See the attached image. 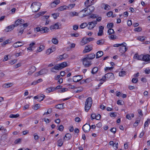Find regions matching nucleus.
<instances>
[{
    "label": "nucleus",
    "instance_id": "nucleus-64",
    "mask_svg": "<svg viewBox=\"0 0 150 150\" xmlns=\"http://www.w3.org/2000/svg\"><path fill=\"white\" fill-rule=\"evenodd\" d=\"M145 72L146 74H149L150 73V69L149 68H147L145 70Z\"/></svg>",
    "mask_w": 150,
    "mask_h": 150
},
{
    "label": "nucleus",
    "instance_id": "nucleus-40",
    "mask_svg": "<svg viewBox=\"0 0 150 150\" xmlns=\"http://www.w3.org/2000/svg\"><path fill=\"white\" fill-rule=\"evenodd\" d=\"M19 114H16V115L11 114L9 115V117L10 118H16L18 117L19 116Z\"/></svg>",
    "mask_w": 150,
    "mask_h": 150
},
{
    "label": "nucleus",
    "instance_id": "nucleus-48",
    "mask_svg": "<svg viewBox=\"0 0 150 150\" xmlns=\"http://www.w3.org/2000/svg\"><path fill=\"white\" fill-rule=\"evenodd\" d=\"M75 5V4H69V5L67 6V8H69L71 9Z\"/></svg>",
    "mask_w": 150,
    "mask_h": 150
},
{
    "label": "nucleus",
    "instance_id": "nucleus-35",
    "mask_svg": "<svg viewBox=\"0 0 150 150\" xmlns=\"http://www.w3.org/2000/svg\"><path fill=\"white\" fill-rule=\"evenodd\" d=\"M24 28H23V27L22 26H20L18 27V29H19L20 30L19 32V33H20L21 34H22L23 32V30Z\"/></svg>",
    "mask_w": 150,
    "mask_h": 150
},
{
    "label": "nucleus",
    "instance_id": "nucleus-56",
    "mask_svg": "<svg viewBox=\"0 0 150 150\" xmlns=\"http://www.w3.org/2000/svg\"><path fill=\"white\" fill-rule=\"evenodd\" d=\"M138 81V79L137 78H133L132 79V81L133 83H137Z\"/></svg>",
    "mask_w": 150,
    "mask_h": 150
},
{
    "label": "nucleus",
    "instance_id": "nucleus-15",
    "mask_svg": "<svg viewBox=\"0 0 150 150\" xmlns=\"http://www.w3.org/2000/svg\"><path fill=\"white\" fill-rule=\"evenodd\" d=\"M24 22V21L22 19H18L15 22V25L16 26H17L21 24H23Z\"/></svg>",
    "mask_w": 150,
    "mask_h": 150
},
{
    "label": "nucleus",
    "instance_id": "nucleus-47",
    "mask_svg": "<svg viewBox=\"0 0 150 150\" xmlns=\"http://www.w3.org/2000/svg\"><path fill=\"white\" fill-rule=\"evenodd\" d=\"M126 74V72L124 71H122L119 73V75L121 76H123Z\"/></svg>",
    "mask_w": 150,
    "mask_h": 150
},
{
    "label": "nucleus",
    "instance_id": "nucleus-14",
    "mask_svg": "<svg viewBox=\"0 0 150 150\" xmlns=\"http://www.w3.org/2000/svg\"><path fill=\"white\" fill-rule=\"evenodd\" d=\"M143 61L145 62H150V55L146 54L143 55Z\"/></svg>",
    "mask_w": 150,
    "mask_h": 150
},
{
    "label": "nucleus",
    "instance_id": "nucleus-5",
    "mask_svg": "<svg viewBox=\"0 0 150 150\" xmlns=\"http://www.w3.org/2000/svg\"><path fill=\"white\" fill-rule=\"evenodd\" d=\"M82 60L83 65L85 67H88L91 64V61L88 59L86 57L83 58Z\"/></svg>",
    "mask_w": 150,
    "mask_h": 150
},
{
    "label": "nucleus",
    "instance_id": "nucleus-25",
    "mask_svg": "<svg viewBox=\"0 0 150 150\" xmlns=\"http://www.w3.org/2000/svg\"><path fill=\"white\" fill-rule=\"evenodd\" d=\"M13 85L12 83H4L2 85V87L4 88H8Z\"/></svg>",
    "mask_w": 150,
    "mask_h": 150
},
{
    "label": "nucleus",
    "instance_id": "nucleus-22",
    "mask_svg": "<svg viewBox=\"0 0 150 150\" xmlns=\"http://www.w3.org/2000/svg\"><path fill=\"white\" fill-rule=\"evenodd\" d=\"M69 16L71 17H72L74 16H78L79 15V13L76 12H71L69 13Z\"/></svg>",
    "mask_w": 150,
    "mask_h": 150
},
{
    "label": "nucleus",
    "instance_id": "nucleus-41",
    "mask_svg": "<svg viewBox=\"0 0 150 150\" xmlns=\"http://www.w3.org/2000/svg\"><path fill=\"white\" fill-rule=\"evenodd\" d=\"M113 27V23H109L108 24L107 27L108 28H112Z\"/></svg>",
    "mask_w": 150,
    "mask_h": 150
},
{
    "label": "nucleus",
    "instance_id": "nucleus-62",
    "mask_svg": "<svg viewBox=\"0 0 150 150\" xmlns=\"http://www.w3.org/2000/svg\"><path fill=\"white\" fill-rule=\"evenodd\" d=\"M87 39L88 43L90 41H93L94 40V38H87Z\"/></svg>",
    "mask_w": 150,
    "mask_h": 150
},
{
    "label": "nucleus",
    "instance_id": "nucleus-20",
    "mask_svg": "<svg viewBox=\"0 0 150 150\" xmlns=\"http://www.w3.org/2000/svg\"><path fill=\"white\" fill-rule=\"evenodd\" d=\"M143 55H138L137 54H135L134 57L135 59H136L138 60L143 61Z\"/></svg>",
    "mask_w": 150,
    "mask_h": 150
},
{
    "label": "nucleus",
    "instance_id": "nucleus-29",
    "mask_svg": "<svg viewBox=\"0 0 150 150\" xmlns=\"http://www.w3.org/2000/svg\"><path fill=\"white\" fill-rule=\"evenodd\" d=\"M59 64L61 69L67 66V63L65 62H63Z\"/></svg>",
    "mask_w": 150,
    "mask_h": 150
},
{
    "label": "nucleus",
    "instance_id": "nucleus-26",
    "mask_svg": "<svg viewBox=\"0 0 150 150\" xmlns=\"http://www.w3.org/2000/svg\"><path fill=\"white\" fill-rule=\"evenodd\" d=\"M67 8V6H61L58 8L57 10L59 11H62L66 10Z\"/></svg>",
    "mask_w": 150,
    "mask_h": 150
},
{
    "label": "nucleus",
    "instance_id": "nucleus-2",
    "mask_svg": "<svg viewBox=\"0 0 150 150\" xmlns=\"http://www.w3.org/2000/svg\"><path fill=\"white\" fill-rule=\"evenodd\" d=\"M92 104V100L91 97L88 98L85 103V110L86 112L90 110Z\"/></svg>",
    "mask_w": 150,
    "mask_h": 150
},
{
    "label": "nucleus",
    "instance_id": "nucleus-28",
    "mask_svg": "<svg viewBox=\"0 0 150 150\" xmlns=\"http://www.w3.org/2000/svg\"><path fill=\"white\" fill-rule=\"evenodd\" d=\"M31 68L33 69V70H30L28 72V74L29 75H32L36 70L35 67L34 66L32 67Z\"/></svg>",
    "mask_w": 150,
    "mask_h": 150
},
{
    "label": "nucleus",
    "instance_id": "nucleus-13",
    "mask_svg": "<svg viewBox=\"0 0 150 150\" xmlns=\"http://www.w3.org/2000/svg\"><path fill=\"white\" fill-rule=\"evenodd\" d=\"M127 49L128 48L126 47V46L124 45L123 46L120 47L119 51L121 53H122L121 55H122L125 52Z\"/></svg>",
    "mask_w": 150,
    "mask_h": 150
},
{
    "label": "nucleus",
    "instance_id": "nucleus-49",
    "mask_svg": "<svg viewBox=\"0 0 150 150\" xmlns=\"http://www.w3.org/2000/svg\"><path fill=\"white\" fill-rule=\"evenodd\" d=\"M98 17L97 15H96L93 14H92L88 18H96Z\"/></svg>",
    "mask_w": 150,
    "mask_h": 150
},
{
    "label": "nucleus",
    "instance_id": "nucleus-30",
    "mask_svg": "<svg viewBox=\"0 0 150 150\" xmlns=\"http://www.w3.org/2000/svg\"><path fill=\"white\" fill-rule=\"evenodd\" d=\"M63 143V141H62V139H60L58 140L57 142V144L58 146L61 147V146Z\"/></svg>",
    "mask_w": 150,
    "mask_h": 150
},
{
    "label": "nucleus",
    "instance_id": "nucleus-39",
    "mask_svg": "<svg viewBox=\"0 0 150 150\" xmlns=\"http://www.w3.org/2000/svg\"><path fill=\"white\" fill-rule=\"evenodd\" d=\"M81 43H83L82 44V45H84L88 43L87 38H83L81 41Z\"/></svg>",
    "mask_w": 150,
    "mask_h": 150
},
{
    "label": "nucleus",
    "instance_id": "nucleus-8",
    "mask_svg": "<svg viewBox=\"0 0 150 150\" xmlns=\"http://www.w3.org/2000/svg\"><path fill=\"white\" fill-rule=\"evenodd\" d=\"M91 128V127L89 124H86L82 127L83 130L85 133L88 132Z\"/></svg>",
    "mask_w": 150,
    "mask_h": 150
},
{
    "label": "nucleus",
    "instance_id": "nucleus-55",
    "mask_svg": "<svg viewBox=\"0 0 150 150\" xmlns=\"http://www.w3.org/2000/svg\"><path fill=\"white\" fill-rule=\"evenodd\" d=\"M142 30V28L141 27H138L134 29V30L136 32H140Z\"/></svg>",
    "mask_w": 150,
    "mask_h": 150
},
{
    "label": "nucleus",
    "instance_id": "nucleus-24",
    "mask_svg": "<svg viewBox=\"0 0 150 150\" xmlns=\"http://www.w3.org/2000/svg\"><path fill=\"white\" fill-rule=\"evenodd\" d=\"M105 42V40L104 39H101L100 40H98L96 43L98 45H102L104 44Z\"/></svg>",
    "mask_w": 150,
    "mask_h": 150
},
{
    "label": "nucleus",
    "instance_id": "nucleus-1",
    "mask_svg": "<svg viewBox=\"0 0 150 150\" xmlns=\"http://www.w3.org/2000/svg\"><path fill=\"white\" fill-rule=\"evenodd\" d=\"M41 4L39 2H35L33 3L31 6L32 11L33 12L38 11L40 9Z\"/></svg>",
    "mask_w": 150,
    "mask_h": 150
},
{
    "label": "nucleus",
    "instance_id": "nucleus-4",
    "mask_svg": "<svg viewBox=\"0 0 150 150\" xmlns=\"http://www.w3.org/2000/svg\"><path fill=\"white\" fill-rule=\"evenodd\" d=\"M35 31L36 32H40L42 33H47L49 31V30L48 28L47 27H36L35 28Z\"/></svg>",
    "mask_w": 150,
    "mask_h": 150
},
{
    "label": "nucleus",
    "instance_id": "nucleus-10",
    "mask_svg": "<svg viewBox=\"0 0 150 150\" xmlns=\"http://www.w3.org/2000/svg\"><path fill=\"white\" fill-rule=\"evenodd\" d=\"M83 78L82 76L79 75L75 76H73V81L75 82H77L81 80Z\"/></svg>",
    "mask_w": 150,
    "mask_h": 150
},
{
    "label": "nucleus",
    "instance_id": "nucleus-9",
    "mask_svg": "<svg viewBox=\"0 0 150 150\" xmlns=\"http://www.w3.org/2000/svg\"><path fill=\"white\" fill-rule=\"evenodd\" d=\"M93 46L91 45H88L86 46L84 50L83 51V54L89 52L91 51L93 49Z\"/></svg>",
    "mask_w": 150,
    "mask_h": 150
},
{
    "label": "nucleus",
    "instance_id": "nucleus-3",
    "mask_svg": "<svg viewBox=\"0 0 150 150\" xmlns=\"http://www.w3.org/2000/svg\"><path fill=\"white\" fill-rule=\"evenodd\" d=\"M114 79V74L111 73H108L106 74L101 79L103 82L106 81V80L107 79Z\"/></svg>",
    "mask_w": 150,
    "mask_h": 150
},
{
    "label": "nucleus",
    "instance_id": "nucleus-37",
    "mask_svg": "<svg viewBox=\"0 0 150 150\" xmlns=\"http://www.w3.org/2000/svg\"><path fill=\"white\" fill-rule=\"evenodd\" d=\"M115 32L113 29L112 28H109L108 31V33L109 35L113 34Z\"/></svg>",
    "mask_w": 150,
    "mask_h": 150
},
{
    "label": "nucleus",
    "instance_id": "nucleus-44",
    "mask_svg": "<svg viewBox=\"0 0 150 150\" xmlns=\"http://www.w3.org/2000/svg\"><path fill=\"white\" fill-rule=\"evenodd\" d=\"M38 96H39V101H40L42 100L45 97V96L43 94H42L41 95Z\"/></svg>",
    "mask_w": 150,
    "mask_h": 150
},
{
    "label": "nucleus",
    "instance_id": "nucleus-7",
    "mask_svg": "<svg viewBox=\"0 0 150 150\" xmlns=\"http://www.w3.org/2000/svg\"><path fill=\"white\" fill-rule=\"evenodd\" d=\"M88 9L90 10V13H86V14H83L82 16H81L80 17H81L83 18L84 17L86 16H88L90 15L91 13L93 12L95 9V7L93 6H92L91 5L89 6L88 7Z\"/></svg>",
    "mask_w": 150,
    "mask_h": 150
},
{
    "label": "nucleus",
    "instance_id": "nucleus-19",
    "mask_svg": "<svg viewBox=\"0 0 150 150\" xmlns=\"http://www.w3.org/2000/svg\"><path fill=\"white\" fill-rule=\"evenodd\" d=\"M95 54L94 53H91L87 55L86 57L91 61L95 58Z\"/></svg>",
    "mask_w": 150,
    "mask_h": 150
},
{
    "label": "nucleus",
    "instance_id": "nucleus-42",
    "mask_svg": "<svg viewBox=\"0 0 150 150\" xmlns=\"http://www.w3.org/2000/svg\"><path fill=\"white\" fill-rule=\"evenodd\" d=\"M45 48V46L43 45H41L38 50V52H40L43 50Z\"/></svg>",
    "mask_w": 150,
    "mask_h": 150
},
{
    "label": "nucleus",
    "instance_id": "nucleus-43",
    "mask_svg": "<svg viewBox=\"0 0 150 150\" xmlns=\"http://www.w3.org/2000/svg\"><path fill=\"white\" fill-rule=\"evenodd\" d=\"M88 25V24L86 23H84L81 25L80 27L81 28H83L86 27Z\"/></svg>",
    "mask_w": 150,
    "mask_h": 150
},
{
    "label": "nucleus",
    "instance_id": "nucleus-11",
    "mask_svg": "<svg viewBox=\"0 0 150 150\" xmlns=\"http://www.w3.org/2000/svg\"><path fill=\"white\" fill-rule=\"evenodd\" d=\"M61 69L59 64H57L55 65V66L50 69V71L52 72H55L54 70H59Z\"/></svg>",
    "mask_w": 150,
    "mask_h": 150
},
{
    "label": "nucleus",
    "instance_id": "nucleus-33",
    "mask_svg": "<svg viewBox=\"0 0 150 150\" xmlns=\"http://www.w3.org/2000/svg\"><path fill=\"white\" fill-rule=\"evenodd\" d=\"M52 42L54 44L57 45L58 43V40L56 38H53L52 40Z\"/></svg>",
    "mask_w": 150,
    "mask_h": 150
},
{
    "label": "nucleus",
    "instance_id": "nucleus-61",
    "mask_svg": "<svg viewBox=\"0 0 150 150\" xmlns=\"http://www.w3.org/2000/svg\"><path fill=\"white\" fill-rule=\"evenodd\" d=\"M52 15L54 19H56L57 18V16H59V14L57 13H54Z\"/></svg>",
    "mask_w": 150,
    "mask_h": 150
},
{
    "label": "nucleus",
    "instance_id": "nucleus-38",
    "mask_svg": "<svg viewBox=\"0 0 150 150\" xmlns=\"http://www.w3.org/2000/svg\"><path fill=\"white\" fill-rule=\"evenodd\" d=\"M90 0H86L84 3L85 6L86 7H88V6L91 5V4H90L89 2Z\"/></svg>",
    "mask_w": 150,
    "mask_h": 150
},
{
    "label": "nucleus",
    "instance_id": "nucleus-58",
    "mask_svg": "<svg viewBox=\"0 0 150 150\" xmlns=\"http://www.w3.org/2000/svg\"><path fill=\"white\" fill-rule=\"evenodd\" d=\"M116 131V128H111L110 129V131L112 132H113L114 134H115Z\"/></svg>",
    "mask_w": 150,
    "mask_h": 150
},
{
    "label": "nucleus",
    "instance_id": "nucleus-46",
    "mask_svg": "<svg viewBox=\"0 0 150 150\" xmlns=\"http://www.w3.org/2000/svg\"><path fill=\"white\" fill-rule=\"evenodd\" d=\"M124 44H126V43L125 42H124L121 44H115L114 45V47H118L120 46L123 45Z\"/></svg>",
    "mask_w": 150,
    "mask_h": 150
},
{
    "label": "nucleus",
    "instance_id": "nucleus-36",
    "mask_svg": "<svg viewBox=\"0 0 150 150\" xmlns=\"http://www.w3.org/2000/svg\"><path fill=\"white\" fill-rule=\"evenodd\" d=\"M98 71V68L97 67H94L93 69L91 72L93 74L96 73Z\"/></svg>",
    "mask_w": 150,
    "mask_h": 150
},
{
    "label": "nucleus",
    "instance_id": "nucleus-34",
    "mask_svg": "<svg viewBox=\"0 0 150 150\" xmlns=\"http://www.w3.org/2000/svg\"><path fill=\"white\" fill-rule=\"evenodd\" d=\"M55 89L53 88H49L46 89V92L47 93H50L51 92L54 91Z\"/></svg>",
    "mask_w": 150,
    "mask_h": 150
},
{
    "label": "nucleus",
    "instance_id": "nucleus-16",
    "mask_svg": "<svg viewBox=\"0 0 150 150\" xmlns=\"http://www.w3.org/2000/svg\"><path fill=\"white\" fill-rule=\"evenodd\" d=\"M35 45V43L34 42H32L30 43L29 45V47L27 48L28 50H29L30 51L33 50L34 48L35 47L34 46Z\"/></svg>",
    "mask_w": 150,
    "mask_h": 150
},
{
    "label": "nucleus",
    "instance_id": "nucleus-57",
    "mask_svg": "<svg viewBox=\"0 0 150 150\" xmlns=\"http://www.w3.org/2000/svg\"><path fill=\"white\" fill-rule=\"evenodd\" d=\"M72 37H78L79 36V34L78 33H71L70 34Z\"/></svg>",
    "mask_w": 150,
    "mask_h": 150
},
{
    "label": "nucleus",
    "instance_id": "nucleus-53",
    "mask_svg": "<svg viewBox=\"0 0 150 150\" xmlns=\"http://www.w3.org/2000/svg\"><path fill=\"white\" fill-rule=\"evenodd\" d=\"M139 122L140 120L139 119H137L134 124V126L137 127L138 125V124L139 123Z\"/></svg>",
    "mask_w": 150,
    "mask_h": 150
},
{
    "label": "nucleus",
    "instance_id": "nucleus-52",
    "mask_svg": "<svg viewBox=\"0 0 150 150\" xmlns=\"http://www.w3.org/2000/svg\"><path fill=\"white\" fill-rule=\"evenodd\" d=\"M56 107L57 108L61 109L63 108V105L62 104H60L56 105Z\"/></svg>",
    "mask_w": 150,
    "mask_h": 150
},
{
    "label": "nucleus",
    "instance_id": "nucleus-45",
    "mask_svg": "<svg viewBox=\"0 0 150 150\" xmlns=\"http://www.w3.org/2000/svg\"><path fill=\"white\" fill-rule=\"evenodd\" d=\"M40 107L39 104H37L33 107V108L35 110H37Z\"/></svg>",
    "mask_w": 150,
    "mask_h": 150
},
{
    "label": "nucleus",
    "instance_id": "nucleus-51",
    "mask_svg": "<svg viewBox=\"0 0 150 150\" xmlns=\"http://www.w3.org/2000/svg\"><path fill=\"white\" fill-rule=\"evenodd\" d=\"M10 40H6L5 41L3 42V43L2 44V45L3 46L4 45H5L9 43H10Z\"/></svg>",
    "mask_w": 150,
    "mask_h": 150
},
{
    "label": "nucleus",
    "instance_id": "nucleus-17",
    "mask_svg": "<svg viewBox=\"0 0 150 150\" xmlns=\"http://www.w3.org/2000/svg\"><path fill=\"white\" fill-rule=\"evenodd\" d=\"M23 45L22 43L20 41H18L14 43L13 45V47L15 48H17Z\"/></svg>",
    "mask_w": 150,
    "mask_h": 150
},
{
    "label": "nucleus",
    "instance_id": "nucleus-60",
    "mask_svg": "<svg viewBox=\"0 0 150 150\" xmlns=\"http://www.w3.org/2000/svg\"><path fill=\"white\" fill-rule=\"evenodd\" d=\"M64 128V126L62 125H60L58 128V130L61 131L63 130Z\"/></svg>",
    "mask_w": 150,
    "mask_h": 150
},
{
    "label": "nucleus",
    "instance_id": "nucleus-59",
    "mask_svg": "<svg viewBox=\"0 0 150 150\" xmlns=\"http://www.w3.org/2000/svg\"><path fill=\"white\" fill-rule=\"evenodd\" d=\"M149 121V119H148L145 122L144 125V127H148L149 125L148 124V122Z\"/></svg>",
    "mask_w": 150,
    "mask_h": 150
},
{
    "label": "nucleus",
    "instance_id": "nucleus-50",
    "mask_svg": "<svg viewBox=\"0 0 150 150\" xmlns=\"http://www.w3.org/2000/svg\"><path fill=\"white\" fill-rule=\"evenodd\" d=\"M52 112V109H50L48 110L47 111V112H45L44 113L43 115H44L46 114L47 115V114H49L51 113Z\"/></svg>",
    "mask_w": 150,
    "mask_h": 150
},
{
    "label": "nucleus",
    "instance_id": "nucleus-18",
    "mask_svg": "<svg viewBox=\"0 0 150 150\" xmlns=\"http://www.w3.org/2000/svg\"><path fill=\"white\" fill-rule=\"evenodd\" d=\"M59 24L58 23H57L50 26V28L51 30L54 29H58L59 28Z\"/></svg>",
    "mask_w": 150,
    "mask_h": 150
},
{
    "label": "nucleus",
    "instance_id": "nucleus-23",
    "mask_svg": "<svg viewBox=\"0 0 150 150\" xmlns=\"http://www.w3.org/2000/svg\"><path fill=\"white\" fill-rule=\"evenodd\" d=\"M71 137V135L69 133L66 134L64 138V140L66 139L67 140H69Z\"/></svg>",
    "mask_w": 150,
    "mask_h": 150
},
{
    "label": "nucleus",
    "instance_id": "nucleus-27",
    "mask_svg": "<svg viewBox=\"0 0 150 150\" xmlns=\"http://www.w3.org/2000/svg\"><path fill=\"white\" fill-rule=\"evenodd\" d=\"M108 38L112 40H116L117 39V37L116 35L112 34L108 36Z\"/></svg>",
    "mask_w": 150,
    "mask_h": 150
},
{
    "label": "nucleus",
    "instance_id": "nucleus-63",
    "mask_svg": "<svg viewBox=\"0 0 150 150\" xmlns=\"http://www.w3.org/2000/svg\"><path fill=\"white\" fill-rule=\"evenodd\" d=\"M107 15L108 17H109L111 16L113 14V12L112 11H109L107 13Z\"/></svg>",
    "mask_w": 150,
    "mask_h": 150
},
{
    "label": "nucleus",
    "instance_id": "nucleus-31",
    "mask_svg": "<svg viewBox=\"0 0 150 150\" xmlns=\"http://www.w3.org/2000/svg\"><path fill=\"white\" fill-rule=\"evenodd\" d=\"M16 26V25L13 24L8 26L7 27V29H8V31H11L13 30L14 28Z\"/></svg>",
    "mask_w": 150,
    "mask_h": 150
},
{
    "label": "nucleus",
    "instance_id": "nucleus-12",
    "mask_svg": "<svg viewBox=\"0 0 150 150\" xmlns=\"http://www.w3.org/2000/svg\"><path fill=\"white\" fill-rule=\"evenodd\" d=\"M104 26H100L99 28V32L98 33V36H101L103 35V29Z\"/></svg>",
    "mask_w": 150,
    "mask_h": 150
},
{
    "label": "nucleus",
    "instance_id": "nucleus-6",
    "mask_svg": "<svg viewBox=\"0 0 150 150\" xmlns=\"http://www.w3.org/2000/svg\"><path fill=\"white\" fill-rule=\"evenodd\" d=\"M97 22L96 21H93L91 22H89L88 24V28L89 30H91L96 26Z\"/></svg>",
    "mask_w": 150,
    "mask_h": 150
},
{
    "label": "nucleus",
    "instance_id": "nucleus-54",
    "mask_svg": "<svg viewBox=\"0 0 150 150\" xmlns=\"http://www.w3.org/2000/svg\"><path fill=\"white\" fill-rule=\"evenodd\" d=\"M52 51L51 50V48H49L46 51V53L47 54H49L51 53H52Z\"/></svg>",
    "mask_w": 150,
    "mask_h": 150
},
{
    "label": "nucleus",
    "instance_id": "nucleus-21",
    "mask_svg": "<svg viewBox=\"0 0 150 150\" xmlns=\"http://www.w3.org/2000/svg\"><path fill=\"white\" fill-rule=\"evenodd\" d=\"M103 55V52L102 51L98 52L96 54V58H98L101 57Z\"/></svg>",
    "mask_w": 150,
    "mask_h": 150
},
{
    "label": "nucleus",
    "instance_id": "nucleus-32",
    "mask_svg": "<svg viewBox=\"0 0 150 150\" xmlns=\"http://www.w3.org/2000/svg\"><path fill=\"white\" fill-rule=\"evenodd\" d=\"M39 73H40V75H42L47 74V71L45 69H42L39 71Z\"/></svg>",
    "mask_w": 150,
    "mask_h": 150
}]
</instances>
